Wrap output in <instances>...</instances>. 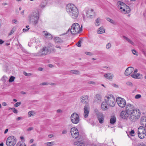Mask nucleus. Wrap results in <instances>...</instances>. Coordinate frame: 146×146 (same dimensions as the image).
Instances as JSON below:
<instances>
[{"label": "nucleus", "instance_id": "obj_3", "mask_svg": "<svg viewBox=\"0 0 146 146\" xmlns=\"http://www.w3.org/2000/svg\"><path fill=\"white\" fill-rule=\"evenodd\" d=\"M66 9L67 12L72 18L76 19L78 17V10L74 5L68 4L66 6Z\"/></svg>", "mask_w": 146, "mask_h": 146}, {"label": "nucleus", "instance_id": "obj_36", "mask_svg": "<svg viewBox=\"0 0 146 146\" xmlns=\"http://www.w3.org/2000/svg\"><path fill=\"white\" fill-rule=\"evenodd\" d=\"M9 109L12 110L15 113H18V110L15 108H9Z\"/></svg>", "mask_w": 146, "mask_h": 146}, {"label": "nucleus", "instance_id": "obj_64", "mask_svg": "<svg viewBox=\"0 0 146 146\" xmlns=\"http://www.w3.org/2000/svg\"><path fill=\"white\" fill-rule=\"evenodd\" d=\"M2 105L3 106H6L7 104H6V103H5V102H4L3 103Z\"/></svg>", "mask_w": 146, "mask_h": 146}, {"label": "nucleus", "instance_id": "obj_26", "mask_svg": "<svg viewBox=\"0 0 146 146\" xmlns=\"http://www.w3.org/2000/svg\"><path fill=\"white\" fill-rule=\"evenodd\" d=\"M105 32V29L103 27H101L99 28L98 30V34H102Z\"/></svg>", "mask_w": 146, "mask_h": 146}, {"label": "nucleus", "instance_id": "obj_54", "mask_svg": "<svg viewBox=\"0 0 146 146\" xmlns=\"http://www.w3.org/2000/svg\"><path fill=\"white\" fill-rule=\"evenodd\" d=\"M30 28H27V29H23V31L24 32H27L29 30V29Z\"/></svg>", "mask_w": 146, "mask_h": 146}, {"label": "nucleus", "instance_id": "obj_16", "mask_svg": "<svg viewBox=\"0 0 146 146\" xmlns=\"http://www.w3.org/2000/svg\"><path fill=\"white\" fill-rule=\"evenodd\" d=\"M134 68L132 67H128L126 70L125 74L126 76H128L133 71Z\"/></svg>", "mask_w": 146, "mask_h": 146}, {"label": "nucleus", "instance_id": "obj_2", "mask_svg": "<svg viewBox=\"0 0 146 146\" xmlns=\"http://www.w3.org/2000/svg\"><path fill=\"white\" fill-rule=\"evenodd\" d=\"M115 101L114 97L111 95H108L105 96V101L101 104L102 109L105 110L107 109V106L111 107H113L115 106Z\"/></svg>", "mask_w": 146, "mask_h": 146}, {"label": "nucleus", "instance_id": "obj_32", "mask_svg": "<svg viewBox=\"0 0 146 146\" xmlns=\"http://www.w3.org/2000/svg\"><path fill=\"white\" fill-rule=\"evenodd\" d=\"M70 72L75 74L79 75L80 74L79 71L76 70H72L70 71Z\"/></svg>", "mask_w": 146, "mask_h": 146}, {"label": "nucleus", "instance_id": "obj_63", "mask_svg": "<svg viewBox=\"0 0 146 146\" xmlns=\"http://www.w3.org/2000/svg\"><path fill=\"white\" fill-rule=\"evenodd\" d=\"M8 129H6L5 130L4 132V133L6 134V133H7V132H8Z\"/></svg>", "mask_w": 146, "mask_h": 146}, {"label": "nucleus", "instance_id": "obj_41", "mask_svg": "<svg viewBox=\"0 0 146 146\" xmlns=\"http://www.w3.org/2000/svg\"><path fill=\"white\" fill-rule=\"evenodd\" d=\"M21 104L20 102H18L14 104V106L15 107H17Z\"/></svg>", "mask_w": 146, "mask_h": 146}, {"label": "nucleus", "instance_id": "obj_4", "mask_svg": "<svg viewBox=\"0 0 146 146\" xmlns=\"http://www.w3.org/2000/svg\"><path fill=\"white\" fill-rule=\"evenodd\" d=\"M82 26L80 28L79 25L77 23H75L73 24L70 29H69L68 32L70 31L72 35H75L79 33L82 31Z\"/></svg>", "mask_w": 146, "mask_h": 146}, {"label": "nucleus", "instance_id": "obj_28", "mask_svg": "<svg viewBox=\"0 0 146 146\" xmlns=\"http://www.w3.org/2000/svg\"><path fill=\"white\" fill-rule=\"evenodd\" d=\"M107 20L110 22L111 23L115 25H116V23L114 20L111 19L110 18L108 17L106 18Z\"/></svg>", "mask_w": 146, "mask_h": 146}, {"label": "nucleus", "instance_id": "obj_31", "mask_svg": "<svg viewBox=\"0 0 146 146\" xmlns=\"http://www.w3.org/2000/svg\"><path fill=\"white\" fill-rule=\"evenodd\" d=\"M16 146H26L25 143L23 144V142L19 141L16 144Z\"/></svg>", "mask_w": 146, "mask_h": 146}, {"label": "nucleus", "instance_id": "obj_60", "mask_svg": "<svg viewBox=\"0 0 146 146\" xmlns=\"http://www.w3.org/2000/svg\"><path fill=\"white\" fill-rule=\"evenodd\" d=\"M38 70L41 71L43 70V68H42L39 67L38 68Z\"/></svg>", "mask_w": 146, "mask_h": 146}, {"label": "nucleus", "instance_id": "obj_44", "mask_svg": "<svg viewBox=\"0 0 146 146\" xmlns=\"http://www.w3.org/2000/svg\"><path fill=\"white\" fill-rule=\"evenodd\" d=\"M132 52L133 54L136 56L138 55L136 51L135 50H132Z\"/></svg>", "mask_w": 146, "mask_h": 146}, {"label": "nucleus", "instance_id": "obj_8", "mask_svg": "<svg viewBox=\"0 0 146 146\" xmlns=\"http://www.w3.org/2000/svg\"><path fill=\"white\" fill-rule=\"evenodd\" d=\"M70 119L72 122L75 124L78 123L80 121L79 115L76 113H74L71 114Z\"/></svg>", "mask_w": 146, "mask_h": 146}, {"label": "nucleus", "instance_id": "obj_23", "mask_svg": "<svg viewBox=\"0 0 146 146\" xmlns=\"http://www.w3.org/2000/svg\"><path fill=\"white\" fill-rule=\"evenodd\" d=\"M116 121V118L115 117L114 115L111 116L110 120V123L111 124H114Z\"/></svg>", "mask_w": 146, "mask_h": 146}, {"label": "nucleus", "instance_id": "obj_52", "mask_svg": "<svg viewBox=\"0 0 146 146\" xmlns=\"http://www.w3.org/2000/svg\"><path fill=\"white\" fill-rule=\"evenodd\" d=\"M33 127H29L27 129V131H30L31 130H32L33 129Z\"/></svg>", "mask_w": 146, "mask_h": 146}, {"label": "nucleus", "instance_id": "obj_24", "mask_svg": "<svg viewBox=\"0 0 146 146\" xmlns=\"http://www.w3.org/2000/svg\"><path fill=\"white\" fill-rule=\"evenodd\" d=\"M74 145L75 146H85V144L84 143L78 141L75 142Z\"/></svg>", "mask_w": 146, "mask_h": 146}, {"label": "nucleus", "instance_id": "obj_45", "mask_svg": "<svg viewBox=\"0 0 146 146\" xmlns=\"http://www.w3.org/2000/svg\"><path fill=\"white\" fill-rule=\"evenodd\" d=\"M111 44L110 43H108L106 46V47L107 49H109L111 48Z\"/></svg>", "mask_w": 146, "mask_h": 146}, {"label": "nucleus", "instance_id": "obj_53", "mask_svg": "<svg viewBox=\"0 0 146 146\" xmlns=\"http://www.w3.org/2000/svg\"><path fill=\"white\" fill-rule=\"evenodd\" d=\"M53 44L51 43H49L48 44V48L49 49L50 48V47H53Z\"/></svg>", "mask_w": 146, "mask_h": 146}, {"label": "nucleus", "instance_id": "obj_13", "mask_svg": "<svg viewBox=\"0 0 146 146\" xmlns=\"http://www.w3.org/2000/svg\"><path fill=\"white\" fill-rule=\"evenodd\" d=\"M84 117L86 118L88 116L90 108L88 104L86 105L84 108Z\"/></svg>", "mask_w": 146, "mask_h": 146}, {"label": "nucleus", "instance_id": "obj_19", "mask_svg": "<svg viewBox=\"0 0 146 146\" xmlns=\"http://www.w3.org/2000/svg\"><path fill=\"white\" fill-rule=\"evenodd\" d=\"M86 15L88 17H90V18H92V16L94 14V13L93 12V9H91L88 10L86 12Z\"/></svg>", "mask_w": 146, "mask_h": 146}, {"label": "nucleus", "instance_id": "obj_61", "mask_svg": "<svg viewBox=\"0 0 146 146\" xmlns=\"http://www.w3.org/2000/svg\"><path fill=\"white\" fill-rule=\"evenodd\" d=\"M137 69H135L133 72V74H135L137 72Z\"/></svg>", "mask_w": 146, "mask_h": 146}, {"label": "nucleus", "instance_id": "obj_50", "mask_svg": "<svg viewBox=\"0 0 146 146\" xmlns=\"http://www.w3.org/2000/svg\"><path fill=\"white\" fill-rule=\"evenodd\" d=\"M126 84L127 85L129 86H133V84H132V83L131 82H127L126 83Z\"/></svg>", "mask_w": 146, "mask_h": 146}, {"label": "nucleus", "instance_id": "obj_6", "mask_svg": "<svg viewBox=\"0 0 146 146\" xmlns=\"http://www.w3.org/2000/svg\"><path fill=\"white\" fill-rule=\"evenodd\" d=\"M17 143V139L14 136H11L8 137L6 144L7 146H14Z\"/></svg>", "mask_w": 146, "mask_h": 146}, {"label": "nucleus", "instance_id": "obj_11", "mask_svg": "<svg viewBox=\"0 0 146 146\" xmlns=\"http://www.w3.org/2000/svg\"><path fill=\"white\" fill-rule=\"evenodd\" d=\"M70 133L73 137L76 139L79 135V132L78 129L75 127H73L71 129Z\"/></svg>", "mask_w": 146, "mask_h": 146}, {"label": "nucleus", "instance_id": "obj_25", "mask_svg": "<svg viewBox=\"0 0 146 146\" xmlns=\"http://www.w3.org/2000/svg\"><path fill=\"white\" fill-rule=\"evenodd\" d=\"M55 41L58 44H62L63 43V41L59 37H55L54 38Z\"/></svg>", "mask_w": 146, "mask_h": 146}, {"label": "nucleus", "instance_id": "obj_38", "mask_svg": "<svg viewBox=\"0 0 146 146\" xmlns=\"http://www.w3.org/2000/svg\"><path fill=\"white\" fill-rule=\"evenodd\" d=\"M134 130H131V131H129V135H130L131 136H133L134 135H133V134H134Z\"/></svg>", "mask_w": 146, "mask_h": 146}, {"label": "nucleus", "instance_id": "obj_20", "mask_svg": "<svg viewBox=\"0 0 146 146\" xmlns=\"http://www.w3.org/2000/svg\"><path fill=\"white\" fill-rule=\"evenodd\" d=\"M104 77L109 80H111L113 77V75L111 73H108L105 74L104 75Z\"/></svg>", "mask_w": 146, "mask_h": 146}, {"label": "nucleus", "instance_id": "obj_34", "mask_svg": "<svg viewBox=\"0 0 146 146\" xmlns=\"http://www.w3.org/2000/svg\"><path fill=\"white\" fill-rule=\"evenodd\" d=\"M15 79V77L13 76H11L10 77L9 80V82H12L14 81Z\"/></svg>", "mask_w": 146, "mask_h": 146}, {"label": "nucleus", "instance_id": "obj_5", "mask_svg": "<svg viewBox=\"0 0 146 146\" xmlns=\"http://www.w3.org/2000/svg\"><path fill=\"white\" fill-rule=\"evenodd\" d=\"M39 15L38 13L33 12L29 17V21L36 25L38 22Z\"/></svg>", "mask_w": 146, "mask_h": 146}, {"label": "nucleus", "instance_id": "obj_42", "mask_svg": "<svg viewBox=\"0 0 146 146\" xmlns=\"http://www.w3.org/2000/svg\"><path fill=\"white\" fill-rule=\"evenodd\" d=\"M34 112V111H30L28 112V115H29V117H31L33 115V113Z\"/></svg>", "mask_w": 146, "mask_h": 146}, {"label": "nucleus", "instance_id": "obj_59", "mask_svg": "<svg viewBox=\"0 0 146 146\" xmlns=\"http://www.w3.org/2000/svg\"><path fill=\"white\" fill-rule=\"evenodd\" d=\"M4 41L0 39V44H1L4 43Z\"/></svg>", "mask_w": 146, "mask_h": 146}, {"label": "nucleus", "instance_id": "obj_56", "mask_svg": "<svg viewBox=\"0 0 146 146\" xmlns=\"http://www.w3.org/2000/svg\"><path fill=\"white\" fill-rule=\"evenodd\" d=\"M67 133V131L66 130H64L62 132V134H66Z\"/></svg>", "mask_w": 146, "mask_h": 146}, {"label": "nucleus", "instance_id": "obj_21", "mask_svg": "<svg viewBox=\"0 0 146 146\" xmlns=\"http://www.w3.org/2000/svg\"><path fill=\"white\" fill-rule=\"evenodd\" d=\"M131 76L134 78L140 79L142 77V75L141 74L137 73L136 74H133L131 75Z\"/></svg>", "mask_w": 146, "mask_h": 146}, {"label": "nucleus", "instance_id": "obj_12", "mask_svg": "<svg viewBox=\"0 0 146 146\" xmlns=\"http://www.w3.org/2000/svg\"><path fill=\"white\" fill-rule=\"evenodd\" d=\"M46 47H43L41 50L36 53V55L37 56H42L47 54L48 50L47 49Z\"/></svg>", "mask_w": 146, "mask_h": 146}, {"label": "nucleus", "instance_id": "obj_57", "mask_svg": "<svg viewBox=\"0 0 146 146\" xmlns=\"http://www.w3.org/2000/svg\"><path fill=\"white\" fill-rule=\"evenodd\" d=\"M112 85L115 88H117L118 87V86L116 84H112Z\"/></svg>", "mask_w": 146, "mask_h": 146}, {"label": "nucleus", "instance_id": "obj_46", "mask_svg": "<svg viewBox=\"0 0 146 146\" xmlns=\"http://www.w3.org/2000/svg\"><path fill=\"white\" fill-rule=\"evenodd\" d=\"M81 41L80 40L76 44V45L78 47H80L81 46Z\"/></svg>", "mask_w": 146, "mask_h": 146}, {"label": "nucleus", "instance_id": "obj_22", "mask_svg": "<svg viewBox=\"0 0 146 146\" xmlns=\"http://www.w3.org/2000/svg\"><path fill=\"white\" fill-rule=\"evenodd\" d=\"M101 95L99 94H97L96 95V97L95 98V100L94 102H97V103H99L101 101Z\"/></svg>", "mask_w": 146, "mask_h": 146}, {"label": "nucleus", "instance_id": "obj_35", "mask_svg": "<svg viewBox=\"0 0 146 146\" xmlns=\"http://www.w3.org/2000/svg\"><path fill=\"white\" fill-rule=\"evenodd\" d=\"M7 79L8 78L7 77L3 76L1 78V80L2 81L3 83H5Z\"/></svg>", "mask_w": 146, "mask_h": 146}, {"label": "nucleus", "instance_id": "obj_30", "mask_svg": "<svg viewBox=\"0 0 146 146\" xmlns=\"http://www.w3.org/2000/svg\"><path fill=\"white\" fill-rule=\"evenodd\" d=\"M45 34V36H46V37L48 39H51L52 38V35L48 33H47V32L44 31Z\"/></svg>", "mask_w": 146, "mask_h": 146}, {"label": "nucleus", "instance_id": "obj_58", "mask_svg": "<svg viewBox=\"0 0 146 146\" xmlns=\"http://www.w3.org/2000/svg\"><path fill=\"white\" fill-rule=\"evenodd\" d=\"M12 22L15 24H16L17 22V21L16 19H13L12 20Z\"/></svg>", "mask_w": 146, "mask_h": 146}, {"label": "nucleus", "instance_id": "obj_1", "mask_svg": "<svg viewBox=\"0 0 146 146\" xmlns=\"http://www.w3.org/2000/svg\"><path fill=\"white\" fill-rule=\"evenodd\" d=\"M125 110L127 111L131 114L129 119L131 121H135L139 118L140 115H136L137 109L135 108L133 105L130 104H127L126 106Z\"/></svg>", "mask_w": 146, "mask_h": 146}, {"label": "nucleus", "instance_id": "obj_48", "mask_svg": "<svg viewBox=\"0 0 146 146\" xmlns=\"http://www.w3.org/2000/svg\"><path fill=\"white\" fill-rule=\"evenodd\" d=\"M141 97V95L140 94H137L135 96V99H138L140 98Z\"/></svg>", "mask_w": 146, "mask_h": 146}, {"label": "nucleus", "instance_id": "obj_47", "mask_svg": "<svg viewBox=\"0 0 146 146\" xmlns=\"http://www.w3.org/2000/svg\"><path fill=\"white\" fill-rule=\"evenodd\" d=\"M49 84V83H48V82H42V83H41L40 84V85H41V86L47 85Z\"/></svg>", "mask_w": 146, "mask_h": 146}, {"label": "nucleus", "instance_id": "obj_40", "mask_svg": "<svg viewBox=\"0 0 146 146\" xmlns=\"http://www.w3.org/2000/svg\"><path fill=\"white\" fill-rule=\"evenodd\" d=\"M15 29H14V28H13L11 30V32L9 33V35H12L15 31Z\"/></svg>", "mask_w": 146, "mask_h": 146}, {"label": "nucleus", "instance_id": "obj_51", "mask_svg": "<svg viewBox=\"0 0 146 146\" xmlns=\"http://www.w3.org/2000/svg\"><path fill=\"white\" fill-rule=\"evenodd\" d=\"M85 54L91 56L93 55V54L90 52H85Z\"/></svg>", "mask_w": 146, "mask_h": 146}, {"label": "nucleus", "instance_id": "obj_33", "mask_svg": "<svg viewBox=\"0 0 146 146\" xmlns=\"http://www.w3.org/2000/svg\"><path fill=\"white\" fill-rule=\"evenodd\" d=\"M100 20V19L99 18H98L96 20L95 22V25L97 26H98L100 25V23L99 21Z\"/></svg>", "mask_w": 146, "mask_h": 146}, {"label": "nucleus", "instance_id": "obj_17", "mask_svg": "<svg viewBox=\"0 0 146 146\" xmlns=\"http://www.w3.org/2000/svg\"><path fill=\"white\" fill-rule=\"evenodd\" d=\"M140 123L141 125L145 126L146 127V117H142L140 119Z\"/></svg>", "mask_w": 146, "mask_h": 146}, {"label": "nucleus", "instance_id": "obj_37", "mask_svg": "<svg viewBox=\"0 0 146 146\" xmlns=\"http://www.w3.org/2000/svg\"><path fill=\"white\" fill-rule=\"evenodd\" d=\"M47 145L49 146H52L54 144V142H49L46 143Z\"/></svg>", "mask_w": 146, "mask_h": 146}, {"label": "nucleus", "instance_id": "obj_29", "mask_svg": "<svg viewBox=\"0 0 146 146\" xmlns=\"http://www.w3.org/2000/svg\"><path fill=\"white\" fill-rule=\"evenodd\" d=\"M125 6L126 7H127V8L125 10V11L124 12V13L125 14H128L130 12V11H131L130 9L128 6Z\"/></svg>", "mask_w": 146, "mask_h": 146}, {"label": "nucleus", "instance_id": "obj_14", "mask_svg": "<svg viewBox=\"0 0 146 146\" xmlns=\"http://www.w3.org/2000/svg\"><path fill=\"white\" fill-rule=\"evenodd\" d=\"M117 5H118V7L120 9H123V13H124L125 12V10L127 8L125 7V6H127L123 2L121 1H119L117 3Z\"/></svg>", "mask_w": 146, "mask_h": 146}, {"label": "nucleus", "instance_id": "obj_43", "mask_svg": "<svg viewBox=\"0 0 146 146\" xmlns=\"http://www.w3.org/2000/svg\"><path fill=\"white\" fill-rule=\"evenodd\" d=\"M23 74H24V75L25 76H31L32 75L31 73H27L25 72H23Z\"/></svg>", "mask_w": 146, "mask_h": 146}, {"label": "nucleus", "instance_id": "obj_49", "mask_svg": "<svg viewBox=\"0 0 146 146\" xmlns=\"http://www.w3.org/2000/svg\"><path fill=\"white\" fill-rule=\"evenodd\" d=\"M137 146H146V145L143 143L138 144Z\"/></svg>", "mask_w": 146, "mask_h": 146}, {"label": "nucleus", "instance_id": "obj_9", "mask_svg": "<svg viewBox=\"0 0 146 146\" xmlns=\"http://www.w3.org/2000/svg\"><path fill=\"white\" fill-rule=\"evenodd\" d=\"M94 111L99 123L101 124L103 123L104 117V115L102 113L99 112L97 109H95Z\"/></svg>", "mask_w": 146, "mask_h": 146}, {"label": "nucleus", "instance_id": "obj_55", "mask_svg": "<svg viewBox=\"0 0 146 146\" xmlns=\"http://www.w3.org/2000/svg\"><path fill=\"white\" fill-rule=\"evenodd\" d=\"M88 83L90 84H95V82L93 81H89L88 82Z\"/></svg>", "mask_w": 146, "mask_h": 146}, {"label": "nucleus", "instance_id": "obj_18", "mask_svg": "<svg viewBox=\"0 0 146 146\" xmlns=\"http://www.w3.org/2000/svg\"><path fill=\"white\" fill-rule=\"evenodd\" d=\"M82 100L81 101L82 102H84V103L86 104H88V97L87 95H84L82 96L81 98Z\"/></svg>", "mask_w": 146, "mask_h": 146}, {"label": "nucleus", "instance_id": "obj_15", "mask_svg": "<svg viewBox=\"0 0 146 146\" xmlns=\"http://www.w3.org/2000/svg\"><path fill=\"white\" fill-rule=\"evenodd\" d=\"M129 115L131 116V114L127 111L126 110L125 111H122L120 114L121 117L124 119L127 118Z\"/></svg>", "mask_w": 146, "mask_h": 146}, {"label": "nucleus", "instance_id": "obj_10", "mask_svg": "<svg viewBox=\"0 0 146 146\" xmlns=\"http://www.w3.org/2000/svg\"><path fill=\"white\" fill-rule=\"evenodd\" d=\"M116 102L118 106L121 108L124 107L126 105V101L123 98L118 97L116 99Z\"/></svg>", "mask_w": 146, "mask_h": 146}, {"label": "nucleus", "instance_id": "obj_7", "mask_svg": "<svg viewBox=\"0 0 146 146\" xmlns=\"http://www.w3.org/2000/svg\"><path fill=\"white\" fill-rule=\"evenodd\" d=\"M138 135L141 139L144 138L146 135V129L145 127L143 126H139L138 130Z\"/></svg>", "mask_w": 146, "mask_h": 146}, {"label": "nucleus", "instance_id": "obj_27", "mask_svg": "<svg viewBox=\"0 0 146 146\" xmlns=\"http://www.w3.org/2000/svg\"><path fill=\"white\" fill-rule=\"evenodd\" d=\"M123 38L125 39L128 42H129L131 44L133 45L134 44V42L131 41V40H130L127 37L125 36H123Z\"/></svg>", "mask_w": 146, "mask_h": 146}, {"label": "nucleus", "instance_id": "obj_39", "mask_svg": "<svg viewBox=\"0 0 146 146\" xmlns=\"http://www.w3.org/2000/svg\"><path fill=\"white\" fill-rule=\"evenodd\" d=\"M47 50H49L50 52H55V49L53 47L51 48H50L49 49H47Z\"/></svg>", "mask_w": 146, "mask_h": 146}, {"label": "nucleus", "instance_id": "obj_62", "mask_svg": "<svg viewBox=\"0 0 146 146\" xmlns=\"http://www.w3.org/2000/svg\"><path fill=\"white\" fill-rule=\"evenodd\" d=\"M34 140L33 139H31L29 141V143H31L33 142Z\"/></svg>", "mask_w": 146, "mask_h": 146}]
</instances>
